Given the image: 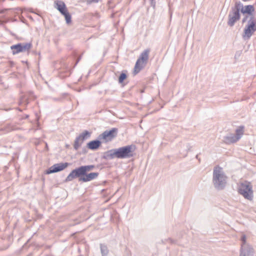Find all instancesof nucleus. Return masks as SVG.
<instances>
[{"label": "nucleus", "instance_id": "nucleus-19", "mask_svg": "<svg viewBox=\"0 0 256 256\" xmlns=\"http://www.w3.org/2000/svg\"><path fill=\"white\" fill-rule=\"evenodd\" d=\"M152 2L154 0H151Z\"/></svg>", "mask_w": 256, "mask_h": 256}, {"label": "nucleus", "instance_id": "nucleus-12", "mask_svg": "<svg viewBox=\"0 0 256 256\" xmlns=\"http://www.w3.org/2000/svg\"><path fill=\"white\" fill-rule=\"evenodd\" d=\"M90 132L87 130H84L78 137L76 138L74 141V147L76 150H78L84 140L90 138Z\"/></svg>", "mask_w": 256, "mask_h": 256}, {"label": "nucleus", "instance_id": "nucleus-11", "mask_svg": "<svg viewBox=\"0 0 256 256\" xmlns=\"http://www.w3.org/2000/svg\"><path fill=\"white\" fill-rule=\"evenodd\" d=\"M246 236L242 234L241 237V252L240 256H252V248L246 242Z\"/></svg>", "mask_w": 256, "mask_h": 256}, {"label": "nucleus", "instance_id": "nucleus-18", "mask_svg": "<svg viewBox=\"0 0 256 256\" xmlns=\"http://www.w3.org/2000/svg\"><path fill=\"white\" fill-rule=\"evenodd\" d=\"M100 0H87L88 3L98 2Z\"/></svg>", "mask_w": 256, "mask_h": 256}, {"label": "nucleus", "instance_id": "nucleus-17", "mask_svg": "<svg viewBox=\"0 0 256 256\" xmlns=\"http://www.w3.org/2000/svg\"><path fill=\"white\" fill-rule=\"evenodd\" d=\"M126 76L125 74L122 73L118 78V82L120 83H122L123 81L126 78Z\"/></svg>", "mask_w": 256, "mask_h": 256}, {"label": "nucleus", "instance_id": "nucleus-6", "mask_svg": "<svg viewBox=\"0 0 256 256\" xmlns=\"http://www.w3.org/2000/svg\"><path fill=\"white\" fill-rule=\"evenodd\" d=\"M238 192L245 198L251 200L253 198L252 186L250 182L244 181L238 186Z\"/></svg>", "mask_w": 256, "mask_h": 256}, {"label": "nucleus", "instance_id": "nucleus-14", "mask_svg": "<svg viewBox=\"0 0 256 256\" xmlns=\"http://www.w3.org/2000/svg\"><path fill=\"white\" fill-rule=\"evenodd\" d=\"M116 132V130L114 128L109 131H105L102 134V138L106 142L111 140L116 136L114 134Z\"/></svg>", "mask_w": 256, "mask_h": 256}, {"label": "nucleus", "instance_id": "nucleus-2", "mask_svg": "<svg viewBox=\"0 0 256 256\" xmlns=\"http://www.w3.org/2000/svg\"><path fill=\"white\" fill-rule=\"evenodd\" d=\"M252 12H255V8L252 5L244 6L240 2H236L228 14V25L232 26L240 20V12L242 14L243 18H245Z\"/></svg>", "mask_w": 256, "mask_h": 256}, {"label": "nucleus", "instance_id": "nucleus-5", "mask_svg": "<svg viewBox=\"0 0 256 256\" xmlns=\"http://www.w3.org/2000/svg\"><path fill=\"white\" fill-rule=\"evenodd\" d=\"M213 183L214 186L218 189H222L226 186L227 176L222 168L217 166L214 167L213 172Z\"/></svg>", "mask_w": 256, "mask_h": 256}, {"label": "nucleus", "instance_id": "nucleus-9", "mask_svg": "<svg viewBox=\"0 0 256 256\" xmlns=\"http://www.w3.org/2000/svg\"><path fill=\"white\" fill-rule=\"evenodd\" d=\"M244 134V128L240 127L236 129V134H230L224 138V141L225 143L230 144L234 143L238 140Z\"/></svg>", "mask_w": 256, "mask_h": 256}, {"label": "nucleus", "instance_id": "nucleus-16", "mask_svg": "<svg viewBox=\"0 0 256 256\" xmlns=\"http://www.w3.org/2000/svg\"><path fill=\"white\" fill-rule=\"evenodd\" d=\"M100 250L102 256H106L108 254V250L105 245L100 244Z\"/></svg>", "mask_w": 256, "mask_h": 256}, {"label": "nucleus", "instance_id": "nucleus-4", "mask_svg": "<svg viewBox=\"0 0 256 256\" xmlns=\"http://www.w3.org/2000/svg\"><path fill=\"white\" fill-rule=\"evenodd\" d=\"M134 146L128 145L118 148L113 149L108 152V156L111 158H130L132 156Z\"/></svg>", "mask_w": 256, "mask_h": 256}, {"label": "nucleus", "instance_id": "nucleus-1", "mask_svg": "<svg viewBox=\"0 0 256 256\" xmlns=\"http://www.w3.org/2000/svg\"><path fill=\"white\" fill-rule=\"evenodd\" d=\"M93 165L84 166L74 169L71 172L66 179V182L72 180L76 178H79V181L87 182L96 178L98 174V172H91L86 174V172L94 169Z\"/></svg>", "mask_w": 256, "mask_h": 256}, {"label": "nucleus", "instance_id": "nucleus-15", "mask_svg": "<svg viewBox=\"0 0 256 256\" xmlns=\"http://www.w3.org/2000/svg\"><path fill=\"white\" fill-rule=\"evenodd\" d=\"M100 142L98 140H92L88 143L87 147L90 150H95L100 147Z\"/></svg>", "mask_w": 256, "mask_h": 256}, {"label": "nucleus", "instance_id": "nucleus-7", "mask_svg": "<svg viewBox=\"0 0 256 256\" xmlns=\"http://www.w3.org/2000/svg\"><path fill=\"white\" fill-rule=\"evenodd\" d=\"M150 53V50L147 49L144 50L140 55L135 64L134 72L138 74L146 65Z\"/></svg>", "mask_w": 256, "mask_h": 256}, {"label": "nucleus", "instance_id": "nucleus-3", "mask_svg": "<svg viewBox=\"0 0 256 256\" xmlns=\"http://www.w3.org/2000/svg\"><path fill=\"white\" fill-rule=\"evenodd\" d=\"M254 12H251L248 16L243 18L242 20V24L248 22L244 30L243 38L244 39H249L256 31V25L254 20Z\"/></svg>", "mask_w": 256, "mask_h": 256}, {"label": "nucleus", "instance_id": "nucleus-13", "mask_svg": "<svg viewBox=\"0 0 256 256\" xmlns=\"http://www.w3.org/2000/svg\"><path fill=\"white\" fill-rule=\"evenodd\" d=\"M68 165L69 164L68 162L55 164L49 168L46 174H50L60 172L66 168Z\"/></svg>", "mask_w": 256, "mask_h": 256}, {"label": "nucleus", "instance_id": "nucleus-10", "mask_svg": "<svg viewBox=\"0 0 256 256\" xmlns=\"http://www.w3.org/2000/svg\"><path fill=\"white\" fill-rule=\"evenodd\" d=\"M32 47L30 43H20L10 46L12 54H16L20 52H28Z\"/></svg>", "mask_w": 256, "mask_h": 256}, {"label": "nucleus", "instance_id": "nucleus-8", "mask_svg": "<svg viewBox=\"0 0 256 256\" xmlns=\"http://www.w3.org/2000/svg\"><path fill=\"white\" fill-rule=\"evenodd\" d=\"M54 7L64 16L66 24H70L71 22L72 17L64 2L62 0H56L54 2Z\"/></svg>", "mask_w": 256, "mask_h": 256}]
</instances>
